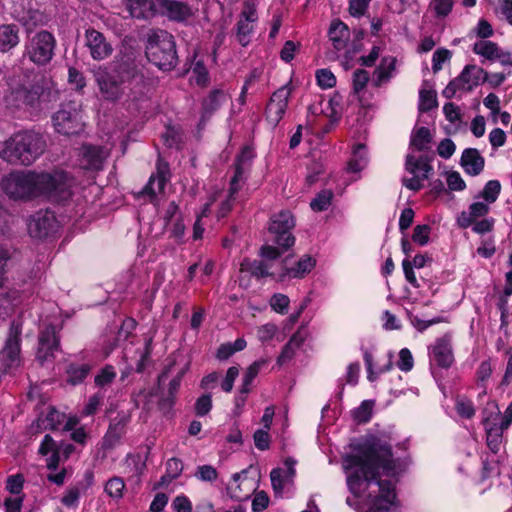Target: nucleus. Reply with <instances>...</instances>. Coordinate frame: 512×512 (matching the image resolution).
<instances>
[{"label": "nucleus", "instance_id": "f257e3e1", "mask_svg": "<svg viewBox=\"0 0 512 512\" xmlns=\"http://www.w3.org/2000/svg\"><path fill=\"white\" fill-rule=\"evenodd\" d=\"M348 490L360 500L365 512H389L396 499L395 485L381 475L397 473L398 462L391 446L376 436L367 437L342 461Z\"/></svg>", "mask_w": 512, "mask_h": 512}, {"label": "nucleus", "instance_id": "f03ea898", "mask_svg": "<svg viewBox=\"0 0 512 512\" xmlns=\"http://www.w3.org/2000/svg\"><path fill=\"white\" fill-rule=\"evenodd\" d=\"M72 184L73 179L64 171L15 169L2 176L0 189L13 201L29 202L39 198L61 201L71 196Z\"/></svg>", "mask_w": 512, "mask_h": 512}, {"label": "nucleus", "instance_id": "7ed1b4c3", "mask_svg": "<svg viewBox=\"0 0 512 512\" xmlns=\"http://www.w3.org/2000/svg\"><path fill=\"white\" fill-rule=\"evenodd\" d=\"M45 149L46 141L40 133L22 130L0 143V159L10 165L30 166Z\"/></svg>", "mask_w": 512, "mask_h": 512}, {"label": "nucleus", "instance_id": "20e7f679", "mask_svg": "<svg viewBox=\"0 0 512 512\" xmlns=\"http://www.w3.org/2000/svg\"><path fill=\"white\" fill-rule=\"evenodd\" d=\"M50 95L47 81L41 78L29 86L21 85L12 89L4 96V102L11 110H38L42 102L50 100Z\"/></svg>", "mask_w": 512, "mask_h": 512}, {"label": "nucleus", "instance_id": "39448f33", "mask_svg": "<svg viewBox=\"0 0 512 512\" xmlns=\"http://www.w3.org/2000/svg\"><path fill=\"white\" fill-rule=\"evenodd\" d=\"M148 60L160 70L170 71L177 65V53L174 37L164 30L154 32L146 47Z\"/></svg>", "mask_w": 512, "mask_h": 512}, {"label": "nucleus", "instance_id": "423d86ee", "mask_svg": "<svg viewBox=\"0 0 512 512\" xmlns=\"http://www.w3.org/2000/svg\"><path fill=\"white\" fill-rule=\"evenodd\" d=\"M56 39L52 33L42 30L33 35L25 45L24 55L35 65L45 66L52 60Z\"/></svg>", "mask_w": 512, "mask_h": 512}, {"label": "nucleus", "instance_id": "0eeeda50", "mask_svg": "<svg viewBox=\"0 0 512 512\" xmlns=\"http://www.w3.org/2000/svg\"><path fill=\"white\" fill-rule=\"evenodd\" d=\"M55 130L64 136L78 135L84 130V121L81 111L75 104H63L52 116Z\"/></svg>", "mask_w": 512, "mask_h": 512}, {"label": "nucleus", "instance_id": "6e6552de", "mask_svg": "<svg viewBox=\"0 0 512 512\" xmlns=\"http://www.w3.org/2000/svg\"><path fill=\"white\" fill-rule=\"evenodd\" d=\"M486 78L485 71L476 65H467L461 74L450 81L442 91V95L447 98H453L458 91H471L477 87Z\"/></svg>", "mask_w": 512, "mask_h": 512}, {"label": "nucleus", "instance_id": "1a4fd4ad", "mask_svg": "<svg viewBox=\"0 0 512 512\" xmlns=\"http://www.w3.org/2000/svg\"><path fill=\"white\" fill-rule=\"evenodd\" d=\"M94 78L105 100L116 101L123 95L124 79L119 72L99 67L94 71Z\"/></svg>", "mask_w": 512, "mask_h": 512}, {"label": "nucleus", "instance_id": "9d476101", "mask_svg": "<svg viewBox=\"0 0 512 512\" xmlns=\"http://www.w3.org/2000/svg\"><path fill=\"white\" fill-rule=\"evenodd\" d=\"M405 169L413 176L410 178L404 177L402 184L409 190L418 191L423 187L422 182L429 178L433 167L430 165L428 157L420 156L415 158L413 155L408 154L406 156Z\"/></svg>", "mask_w": 512, "mask_h": 512}, {"label": "nucleus", "instance_id": "9b49d317", "mask_svg": "<svg viewBox=\"0 0 512 512\" xmlns=\"http://www.w3.org/2000/svg\"><path fill=\"white\" fill-rule=\"evenodd\" d=\"M21 331V326L16 322H12L5 345L0 351V365L4 371H8L20 365Z\"/></svg>", "mask_w": 512, "mask_h": 512}, {"label": "nucleus", "instance_id": "f8f14e48", "mask_svg": "<svg viewBox=\"0 0 512 512\" xmlns=\"http://www.w3.org/2000/svg\"><path fill=\"white\" fill-rule=\"evenodd\" d=\"M295 226L294 217L289 211H281L273 216L269 230L275 234V242L284 249L294 245L295 238L291 234Z\"/></svg>", "mask_w": 512, "mask_h": 512}, {"label": "nucleus", "instance_id": "ddd939ff", "mask_svg": "<svg viewBox=\"0 0 512 512\" xmlns=\"http://www.w3.org/2000/svg\"><path fill=\"white\" fill-rule=\"evenodd\" d=\"M27 228L31 237L44 239L57 231L58 222L53 212L40 210L30 216Z\"/></svg>", "mask_w": 512, "mask_h": 512}, {"label": "nucleus", "instance_id": "4468645a", "mask_svg": "<svg viewBox=\"0 0 512 512\" xmlns=\"http://www.w3.org/2000/svg\"><path fill=\"white\" fill-rule=\"evenodd\" d=\"M290 96L291 88L288 85H283L270 97L265 109V119L272 128H275L282 120Z\"/></svg>", "mask_w": 512, "mask_h": 512}, {"label": "nucleus", "instance_id": "2eb2a0df", "mask_svg": "<svg viewBox=\"0 0 512 512\" xmlns=\"http://www.w3.org/2000/svg\"><path fill=\"white\" fill-rule=\"evenodd\" d=\"M257 21L256 7L253 3L248 2L241 11L236 24V37L242 46H247L250 43Z\"/></svg>", "mask_w": 512, "mask_h": 512}, {"label": "nucleus", "instance_id": "dca6fc26", "mask_svg": "<svg viewBox=\"0 0 512 512\" xmlns=\"http://www.w3.org/2000/svg\"><path fill=\"white\" fill-rule=\"evenodd\" d=\"M110 150L103 146L84 144L79 150V165L85 170H101Z\"/></svg>", "mask_w": 512, "mask_h": 512}, {"label": "nucleus", "instance_id": "f3484780", "mask_svg": "<svg viewBox=\"0 0 512 512\" xmlns=\"http://www.w3.org/2000/svg\"><path fill=\"white\" fill-rule=\"evenodd\" d=\"M430 361L441 368H449L454 362L452 336L445 334L435 340L430 346Z\"/></svg>", "mask_w": 512, "mask_h": 512}, {"label": "nucleus", "instance_id": "a211bd4d", "mask_svg": "<svg viewBox=\"0 0 512 512\" xmlns=\"http://www.w3.org/2000/svg\"><path fill=\"white\" fill-rule=\"evenodd\" d=\"M85 45L89 49L91 57L97 61L108 58L113 52L111 43L101 32L93 28L85 31Z\"/></svg>", "mask_w": 512, "mask_h": 512}, {"label": "nucleus", "instance_id": "6ab92c4d", "mask_svg": "<svg viewBox=\"0 0 512 512\" xmlns=\"http://www.w3.org/2000/svg\"><path fill=\"white\" fill-rule=\"evenodd\" d=\"M13 17L28 29L46 23V17L38 10L31 7V2H14Z\"/></svg>", "mask_w": 512, "mask_h": 512}, {"label": "nucleus", "instance_id": "aec40b11", "mask_svg": "<svg viewBox=\"0 0 512 512\" xmlns=\"http://www.w3.org/2000/svg\"><path fill=\"white\" fill-rule=\"evenodd\" d=\"M254 157V152L250 147H244L235 161V172L230 182V195L236 194L245 180L249 164Z\"/></svg>", "mask_w": 512, "mask_h": 512}, {"label": "nucleus", "instance_id": "412c9836", "mask_svg": "<svg viewBox=\"0 0 512 512\" xmlns=\"http://www.w3.org/2000/svg\"><path fill=\"white\" fill-rule=\"evenodd\" d=\"M240 272L248 273L257 279L273 277L278 280L279 267L275 263L245 258L240 263Z\"/></svg>", "mask_w": 512, "mask_h": 512}, {"label": "nucleus", "instance_id": "4be33fe9", "mask_svg": "<svg viewBox=\"0 0 512 512\" xmlns=\"http://www.w3.org/2000/svg\"><path fill=\"white\" fill-rule=\"evenodd\" d=\"M316 261L310 256L305 255L301 258L295 267H287L286 261L277 263L279 267L278 280L284 281L286 278H302L315 267Z\"/></svg>", "mask_w": 512, "mask_h": 512}, {"label": "nucleus", "instance_id": "5701e85b", "mask_svg": "<svg viewBox=\"0 0 512 512\" xmlns=\"http://www.w3.org/2000/svg\"><path fill=\"white\" fill-rule=\"evenodd\" d=\"M227 94L221 89H213L202 100V111L199 125L204 126L212 115L220 109V107L227 101Z\"/></svg>", "mask_w": 512, "mask_h": 512}, {"label": "nucleus", "instance_id": "b1692460", "mask_svg": "<svg viewBox=\"0 0 512 512\" xmlns=\"http://www.w3.org/2000/svg\"><path fill=\"white\" fill-rule=\"evenodd\" d=\"M59 339L56 336V328L52 325L47 326L40 334L37 358L40 361H46L54 352L58 350Z\"/></svg>", "mask_w": 512, "mask_h": 512}, {"label": "nucleus", "instance_id": "393cba45", "mask_svg": "<svg viewBox=\"0 0 512 512\" xmlns=\"http://www.w3.org/2000/svg\"><path fill=\"white\" fill-rule=\"evenodd\" d=\"M490 211V205L484 201L471 203L468 210L462 211L457 217V224L461 228L470 227L475 220L486 216Z\"/></svg>", "mask_w": 512, "mask_h": 512}, {"label": "nucleus", "instance_id": "a878e982", "mask_svg": "<svg viewBox=\"0 0 512 512\" xmlns=\"http://www.w3.org/2000/svg\"><path fill=\"white\" fill-rule=\"evenodd\" d=\"M460 164L465 173L471 176H477L484 169L485 159L477 149L466 148L462 152Z\"/></svg>", "mask_w": 512, "mask_h": 512}, {"label": "nucleus", "instance_id": "bb28decb", "mask_svg": "<svg viewBox=\"0 0 512 512\" xmlns=\"http://www.w3.org/2000/svg\"><path fill=\"white\" fill-rule=\"evenodd\" d=\"M328 38L337 52L344 50L350 39L348 26L339 19L333 20L328 30Z\"/></svg>", "mask_w": 512, "mask_h": 512}, {"label": "nucleus", "instance_id": "cd10ccee", "mask_svg": "<svg viewBox=\"0 0 512 512\" xmlns=\"http://www.w3.org/2000/svg\"><path fill=\"white\" fill-rule=\"evenodd\" d=\"M130 417L126 414H119L111 420L107 433L104 436V445L111 448L118 443L126 432V426Z\"/></svg>", "mask_w": 512, "mask_h": 512}, {"label": "nucleus", "instance_id": "c85d7f7f", "mask_svg": "<svg viewBox=\"0 0 512 512\" xmlns=\"http://www.w3.org/2000/svg\"><path fill=\"white\" fill-rule=\"evenodd\" d=\"M123 18L150 19L158 14L156 2H127Z\"/></svg>", "mask_w": 512, "mask_h": 512}, {"label": "nucleus", "instance_id": "c756f323", "mask_svg": "<svg viewBox=\"0 0 512 512\" xmlns=\"http://www.w3.org/2000/svg\"><path fill=\"white\" fill-rule=\"evenodd\" d=\"M156 4L158 13L166 15L171 20L183 21L192 14L185 2H156Z\"/></svg>", "mask_w": 512, "mask_h": 512}, {"label": "nucleus", "instance_id": "7c9ffc66", "mask_svg": "<svg viewBox=\"0 0 512 512\" xmlns=\"http://www.w3.org/2000/svg\"><path fill=\"white\" fill-rule=\"evenodd\" d=\"M397 59L393 56L384 57L374 71L373 83L376 87L389 82L396 70Z\"/></svg>", "mask_w": 512, "mask_h": 512}, {"label": "nucleus", "instance_id": "2f4dec72", "mask_svg": "<svg viewBox=\"0 0 512 512\" xmlns=\"http://www.w3.org/2000/svg\"><path fill=\"white\" fill-rule=\"evenodd\" d=\"M19 42V28L16 25H0V52L6 53L12 50Z\"/></svg>", "mask_w": 512, "mask_h": 512}, {"label": "nucleus", "instance_id": "473e14b6", "mask_svg": "<svg viewBox=\"0 0 512 512\" xmlns=\"http://www.w3.org/2000/svg\"><path fill=\"white\" fill-rule=\"evenodd\" d=\"M125 472L140 481V477L146 470V458L141 454H129L124 462Z\"/></svg>", "mask_w": 512, "mask_h": 512}, {"label": "nucleus", "instance_id": "72a5a7b5", "mask_svg": "<svg viewBox=\"0 0 512 512\" xmlns=\"http://www.w3.org/2000/svg\"><path fill=\"white\" fill-rule=\"evenodd\" d=\"M92 366L89 363H71L66 369L67 382L71 385L82 383L89 375Z\"/></svg>", "mask_w": 512, "mask_h": 512}, {"label": "nucleus", "instance_id": "f704fd0d", "mask_svg": "<svg viewBox=\"0 0 512 512\" xmlns=\"http://www.w3.org/2000/svg\"><path fill=\"white\" fill-rule=\"evenodd\" d=\"M167 182V177L164 169L160 166L158 167V172L156 175H152L146 184V186L142 190V194L149 196L153 199L157 193H160L164 190L165 184Z\"/></svg>", "mask_w": 512, "mask_h": 512}, {"label": "nucleus", "instance_id": "c9c22d12", "mask_svg": "<svg viewBox=\"0 0 512 512\" xmlns=\"http://www.w3.org/2000/svg\"><path fill=\"white\" fill-rule=\"evenodd\" d=\"M483 424L485 430H489L490 428H498V430L504 431V428H502L501 411L495 402L487 403V406L484 410Z\"/></svg>", "mask_w": 512, "mask_h": 512}, {"label": "nucleus", "instance_id": "e433bc0d", "mask_svg": "<svg viewBox=\"0 0 512 512\" xmlns=\"http://www.w3.org/2000/svg\"><path fill=\"white\" fill-rule=\"evenodd\" d=\"M431 141L432 135L429 129L426 127H419L412 132L410 146L417 151H425L429 149Z\"/></svg>", "mask_w": 512, "mask_h": 512}, {"label": "nucleus", "instance_id": "4c0bfd02", "mask_svg": "<svg viewBox=\"0 0 512 512\" xmlns=\"http://www.w3.org/2000/svg\"><path fill=\"white\" fill-rule=\"evenodd\" d=\"M368 163L366 148L363 144H357L353 150L351 159L348 162L350 172H360Z\"/></svg>", "mask_w": 512, "mask_h": 512}, {"label": "nucleus", "instance_id": "58836bf2", "mask_svg": "<svg viewBox=\"0 0 512 512\" xmlns=\"http://www.w3.org/2000/svg\"><path fill=\"white\" fill-rule=\"evenodd\" d=\"M473 52L487 60L496 61V55L499 53V47L492 41L480 40L474 43Z\"/></svg>", "mask_w": 512, "mask_h": 512}, {"label": "nucleus", "instance_id": "ea45409f", "mask_svg": "<svg viewBox=\"0 0 512 512\" xmlns=\"http://www.w3.org/2000/svg\"><path fill=\"white\" fill-rule=\"evenodd\" d=\"M267 360L260 359L253 362L246 370L245 375L243 377V383L241 387L242 394H248L250 391V385L258 375L259 371L262 367L266 366Z\"/></svg>", "mask_w": 512, "mask_h": 512}, {"label": "nucleus", "instance_id": "a19ab883", "mask_svg": "<svg viewBox=\"0 0 512 512\" xmlns=\"http://www.w3.org/2000/svg\"><path fill=\"white\" fill-rule=\"evenodd\" d=\"M333 196V191L330 189H324L320 191L310 202L311 209L315 212H322L327 210L331 205Z\"/></svg>", "mask_w": 512, "mask_h": 512}, {"label": "nucleus", "instance_id": "79ce46f5", "mask_svg": "<svg viewBox=\"0 0 512 512\" xmlns=\"http://www.w3.org/2000/svg\"><path fill=\"white\" fill-rule=\"evenodd\" d=\"M501 191V184L498 180H490L488 181L481 193L477 196V198H483V201L491 205L494 203Z\"/></svg>", "mask_w": 512, "mask_h": 512}, {"label": "nucleus", "instance_id": "37998d69", "mask_svg": "<svg viewBox=\"0 0 512 512\" xmlns=\"http://www.w3.org/2000/svg\"><path fill=\"white\" fill-rule=\"evenodd\" d=\"M117 374L112 365H106L95 376L94 382L97 387L104 388L112 384Z\"/></svg>", "mask_w": 512, "mask_h": 512}, {"label": "nucleus", "instance_id": "c03bdc74", "mask_svg": "<svg viewBox=\"0 0 512 512\" xmlns=\"http://www.w3.org/2000/svg\"><path fill=\"white\" fill-rule=\"evenodd\" d=\"M435 107H437L436 92L422 89L419 93V110L426 112Z\"/></svg>", "mask_w": 512, "mask_h": 512}, {"label": "nucleus", "instance_id": "a18cd8bd", "mask_svg": "<svg viewBox=\"0 0 512 512\" xmlns=\"http://www.w3.org/2000/svg\"><path fill=\"white\" fill-rule=\"evenodd\" d=\"M125 483L120 477L110 478L105 485V492L112 498L120 499L123 496Z\"/></svg>", "mask_w": 512, "mask_h": 512}, {"label": "nucleus", "instance_id": "49530a36", "mask_svg": "<svg viewBox=\"0 0 512 512\" xmlns=\"http://www.w3.org/2000/svg\"><path fill=\"white\" fill-rule=\"evenodd\" d=\"M443 113L446 117V119L454 125V127L457 129L461 123V112L460 108L455 105L454 103H446L443 106Z\"/></svg>", "mask_w": 512, "mask_h": 512}, {"label": "nucleus", "instance_id": "de8ad7c7", "mask_svg": "<svg viewBox=\"0 0 512 512\" xmlns=\"http://www.w3.org/2000/svg\"><path fill=\"white\" fill-rule=\"evenodd\" d=\"M82 491L83 488L79 487L78 485L69 487L64 493L61 502L66 507H76L78 505Z\"/></svg>", "mask_w": 512, "mask_h": 512}, {"label": "nucleus", "instance_id": "09e8293b", "mask_svg": "<svg viewBox=\"0 0 512 512\" xmlns=\"http://www.w3.org/2000/svg\"><path fill=\"white\" fill-rule=\"evenodd\" d=\"M270 479L275 494L281 495L286 483L289 481L281 468H275L270 473Z\"/></svg>", "mask_w": 512, "mask_h": 512}, {"label": "nucleus", "instance_id": "8fccbe9b", "mask_svg": "<svg viewBox=\"0 0 512 512\" xmlns=\"http://www.w3.org/2000/svg\"><path fill=\"white\" fill-rule=\"evenodd\" d=\"M486 431L487 436V445L493 453H497L500 449V445L502 442V433L503 430H498V428H490Z\"/></svg>", "mask_w": 512, "mask_h": 512}, {"label": "nucleus", "instance_id": "3c124183", "mask_svg": "<svg viewBox=\"0 0 512 512\" xmlns=\"http://www.w3.org/2000/svg\"><path fill=\"white\" fill-rule=\"evenodd\" d=\"M492 372H493V366H492L491 360H485L480 363V365L476 371V378H477L478 383L482 387L486 386V382L492 375Z\"/></svg>", "mask_w": 512, "mask_h": 512}, {"label": "nucleus", "instance_id": "603ef678", "mask_svg": "<svg viewBox=\"0 0 512 512\" xmlns=\"http://www.w3.org/2000/svg\"><path fill=\"white\" fill-rule=\"evenodd\" d=\"M372 414V402L363 401L361 405L353 411V417L360 423H366L370 420Z\"/></svg>", "mask_w": 512, "mask_h": 512}, {"label": "nucleus", "instance_id": "864d4df0", "mask_svg": "<svg viewBox=\"0 0 512 512\" xmlns=\"http://www.w3.org/2000/svg\"><path fill=\"white\" fill-rule=\"evenodd\" d=\"M289 302L286 295L277 293L271 297L270 306L275 312L285 314L288 311Z\"/></svg>", "mask_w": 512, "mask_h": 512}, {"label": "nucleus", "instance_id": "5fc2aeb1", "mask_svg": "<svg viewBox=\"0 0 512 512\" xmlns=\"http://www.w3.org/2000/svg\"><path fill=\"white\" fill-rule=\"evenodd\" d=\"M318 85L323 89L332 88L336 84L334 74L328 69H320L316 73Z\"/></svg>", "mask_w": 512, "mask_h": 512}, {"label": "nucleus", "instance_id": "6e6d98bb", "mask_svg": "<svg viewBox=\"0 0 512 512\" xmlns=\"http://www.w3.org/2000/svg\"><path fill=\"white\" fill-rule=\"evenodd\" d=\"M448 188L452 191H462L466 187V183L457 171H450L446 175Z\"/></svg>", "mask_w": 512, "mask_h": 512}, {"label": "nucleus", "instance_id": "4d7b16f0", "mask_svg": "<svg viewBox=\"0 0 512 512\" xmlns=\"http://www.w3.org/2000/svg\"><path fill=\"white\" fill-rule=\"evenodd\" d=\"M278 332L275 324L266 323L257 329V337L262 343L272 340Z\"/></svg>", "mask_w": 512, "mask_h": 512}, {"label": "nucleus", "instance_id": "13d9d810", "mask_svg": "<svg viewBox=\"0 0 512 512\" xmlns=\"http://www.w3.org/2000/svg\"><path fill=\"white\" fill-rule=\"evenodd\" d=\"M24 485V478L22 475H12L9 476L6 481V489L16 496H20Z\"/></svg>", "mask_w": 512, "mask_h": 512}, {"label": "nucleus", "instance_id": "bf43d9fd", "mask_svg": "<svg viewBox=\"0 0 512 512\" xmlns=\"http://www.w3.org/2000/svg\"><path fill=\"white\" fill-rule=\"evenodd\" d=\"M430 231L428 225H417L413 231V241L421 246L426 245L429 242Z\"/></svg>", "mask_w": 512, "mask_h": 512}, {"label": "nucleus", "instance_id": "052dcab7", "mask_svg": "<svg viewBox=\"0 0 512 512\" xmlns=\"http://www.w3.org/2000/svg\"><path fill=\"white\" fill-rule=\"evenodd\" d=\"M414 361L413 356L409 349L403 348L399 352V360L397 362V367L404 372H408L413 368Z\"/></svg>", "mask_w": 512, "mask_h": 512}, {"label": "nucleus", "instance_id": "680f3d73", "mask_svg": "<svg viewBox=\"0 0 512 512\" xmlns=\"http://www.w3.org/2000/svg\"><path fill=\"white\" fill-rule=\"evenodd\" d=\"M104 399V395L101 392H98L94 395H92L89 399L87 404L85 405L83 409V415L90 416L96 413L100 405L102 404Z\"/></svg>", "mask_w": 512, "mask_h": 512}, {"label": "nucleus", "instance_id": "e2e57ef3", "mask_svg": "<svg viewBox=\"0 0 512 512\" xmlns=\"http://www.w3.org/2000/svg\"><path fill=\"white\" fill-rule=\"evenodd\" d=\"M183 471V463L178 458H171L166 463V473H168V481H172L180 476Z\"/></svg>", "mask_w": 512, "mask_h": 512}, {"label": "nucleus", "instance_id": "0e129e2a", "mask_svg": "<svg viewBox=\"0 0 512 512\" xmlns=\"http://www.w3.org/2000/svg\"><path fill=\"white\" fill-rule=\"evenodd\" d=\"M369 81V73L363 69H357L353 73V90L356 93L362 91Z\"/></svg>", "mask_w": 512, "mask_h": 512}, {"label": "nucleus", "instance_id": "69168bd1", "mask_svg": "<svg viewBox=\"0 0 512 512\" xmlns=\"http://www.w3.org/2000/svg\"><path fill=\"white\" fill-rule=\"evenodd\" d=\"M267 429H258L253 435L254 444L259 450H267L270 446V436Z\"/></svg>", "mask_w": 512, "mask_h": 512}, {"label": "nucleus", "instance_id": "338daca9", "mask_svg": "<svg viewBox=\"0 0 512 512\" xmlns=\"http://www.w3.org/2000/svg\"><path fill=\"white\" fill-rule=\"evenodd\" d=\"M212 408V399L210 394L199 397L195 403V413L198 416H205Z\"/></svg>", "mask_w": 512, "mask_h": 512}, {"label": "nucleus", "instance_id": "774afa93", "mask_svg": "<svg viewBox=\"0 0 512 512\" xmlns=\"http://www.w3.org/2000/svg\"><path fill=\"white\" fill-rule=\"evenodd\" d=\"M172 508L175 512H191L192 503L185 495H178L172 502Z\"/></svg>", "mask_w": 512, "mask_h": 512}]
</instances>
